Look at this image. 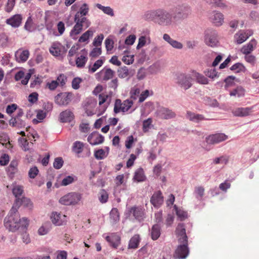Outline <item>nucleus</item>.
Returning a JSON list of instances; mask_svg holds the SVG:
<instances>
[{
	"label": "nucleus",
	"instance_id": "f257e3e1",
	"mask_svg": "<svg viewBox=\"0 0 259 259\" xmlns=\"http://www.w3.org/2000/svg\"><path fill=\"white\" fill-rule=\"evenodd\" d=\"M28 225L29 220L26 218L21 219L15 206L12 207L9 214L4 220V226L9 231L15 232L19 229L25 231Z\"/></svg>",
	"mask_w": 259,
	"mask_h": 259
},
{
	"label": "nucleus",
	"instance_id": "f03ea898",
	"mask_svg": "<svg viewBox=\"0 0 259 259\" xmlns=\"http://www.w3.org/2000/svg\"><path fill=\"white\" fill-rule=\"evenodd\" d=\"M74 19L75 24L70 32V35L72 38L79 34L83 28L86 29L91 25L90 21L85 17L75 16Z\"/></svg>",
	"mask_w": 259,
	"mask_h": 259
},
{
	"label": "nucleus",
	"instance_id": "7ed1b4c3",
	"mask_svg": "<svg viewBox=\"0 0 259 259\" xmlns=\"http://www.w3.org/2000/svg\"><path fill=\"white\" fill-rule=\"evenodd\" d=\"M177 15L162 10H158V19L156 23L162 26L173 25L177 21Z\"/></svg>",
	"mask_w": 259,
	"mask_h": 259
},
{
	"label": "nucleus",
	"instance_id": "20e7f679",
	"mask_svg": "<svg viewBox=\"0 0 259 259\" xmlns=\"http://www.w3.org/2000/svg\"><path fill=\"white\" fill-rule=\"evenodd\" d=\"M175 83L181 89L187 90L192 86L193 79L191 75L184 73H179L176 75Z\"/></svg>",
	"mask_w": 259,
	"mask_h": 259
},
{
	"label": "nucleus",
	"instance_id": "39448f33",
	"mask_svg": "<svg viewBox=\"0 0 259 259\" xmlns=\"http://www.w3.org/2000/svg\"><path fill=\"white\" fill-rule=\"evenodd\" d=\"M133 101L131 99H126L123 102L120 99H116L114 106V112L118 113L120 112H126L132 107Z\"/></svg>",
	"mask_w": 259,
	"mask_h": 259
},
{
	"label": "nucleus",
	"instance_id": "423d86ee",
	"mask_svg": "<svg viewBox=\"0 0 259 259\" xmlns=\"http://www.w3.org/2000/svg\"><path fill=\"white\" fill-rule=\"evenodd\" d=\"M179 245L177 247L174 257L176 258L185 259L189 254V250L188 247V241L184 242H179Z\"/></svg>",
	"mask_w": 259,
	"mask_h": 259
},
{
	"label": "nucleus",
	"instance_id": "0eeeda50",
	"mask_svg": "<svg viewBox=\"0 0 259 259\" xmlns=\"http://www.w3.org/2000/svg\"><path fill=\"white\" fill-rule=\"evenodd\" d=\"M81 196L78 193H70L61 197L59 202L63 205H69L77 203L80 200Z\"/></svg>",
	"mask_w": 259,
	"mask_h": 259
},
{
	"label": "nucleus",
	"instance_id": "6e6552de",
	"mask_svg": "<svg viewBox=\"0 0 259 259\" xmlns=\"http://www.w3.org/2000/svg\"><path fill=\"white\" fill-rule=\"evenodd\" d=\"M72 94L68 92H62L55 97V102L59 106L67 105L71 101Z\"/></svg>",
	"mask_w": 259,
	"mask_h": 259
},
{
	"label": "nucleus",
	"instance_id": "1a4fd4ad",
	"mask_svg": "<svg viewBox=\"0 0 259 259\" xmlns=\"http://www.w3.org/2000/svg\"><path fill=\"white\" fill-rule=\"evenodd\" d=\"M205 44L211 47L217 46L219 42L218 34L215 31H207L205 35Z\"/></svg>",
	"mask_w": 259,
	"mask_h": 259
},
{
	"label": "nucleus",
	"instance_id": "9d476101",
	"mask_svg": "<svg viewBox=\"0 0 259 259\" xmlns=\"http://www.w3.org/2000/svg\"><path fill=\"white\" fill-rule=\"evenodd\" d=\"M228 136L222 133L213 134L206 137L205 141L208 145H213L225 141Z\"/></svg>",
	"mask_w": 259,
	"mask_h": 259
},
{
	"label": "nucleus",
	"instance_id": "9b49d317",
	"mask_svg": "<svg viewBox=\"0 0 259 259\" xmlns=\"http://www.w3.org/2000/svg\"><path fill=\"white\" fill-rule=\"evenodd\" d=\"M191 10L190 7L186 5L179 6L176 8L175 15H177V19H184L186 18L191 14Z\"/></svg>",
	"mask_w": 259,
	"mask_h": 259
},
{
	"label": "nucleus",
	"instance_id": "f8f14e48",
	"mask_svg": "<svg viewBox=\"0 0 259 259\" xmlns=\"http://www.w3.org/2000/svg\"><path fill=\"white\" fill-rule=\"evenodd\" d=\"M156 114L157 117L164 119L172 118L176 116L175 113L171 110L163 107L158 108Z\"/></svg>",
	"mask_w": 259,
	"mask_h": 259
},
{
	"label": "nucleus",
	"instance_id": "ddd939ff",
	"mask_svg": "<svg viewBox=\"0 0 259 259\" xmlns=\"http://www.w3.org/2000/svg\"><path fill=\"white\" fill-rule=\"evenodd\" d=\"M51 218L52 223L56 226L65 225L67 222L66 215L57 212H52Z\"/></svg>",
	"mask_w": 259,
	"mask_h": 259
},
{
	"label": "nucleus",
	"instance_id": "4468645a",
	"mask_svg": "<svg viewBox=\"0 0 259 259\" xmlns=\"http://www.w3.org/2000/svg\"><path fill=\"white\" fill-rule=\"evenodd\" d=\"M210 21L215 26H220L224 23V15L218 11H213L209 15Z\"/></svg>",
	"mask_w": 259,
	"mask_h": 259
},
{
	"label": "nucleus",
	"instance_id": "2eb2a0df",
	"mask_svg": "<svg viewBox=\"0 0 259 259\" xmlns=\"http://www.w3.org/2000/svg\"><path fill=\"white\" fill-rule=\"evenodd\" d=\"M253 107H238L233 110L232 113L235 116L245 117L248 116L253 112Z\"/></svg>",
	"mask_w": 259,
	"mask_h": 259
},
{
	"label": "nucleus",
	"instance_id": "dca6fc26",
	"mask_svg": "<svg viewBox=\"0 0 259 259\" xmlns=\"http://www.w3.org/2000/svg\"><path fill=\"white\" fill-rule=\"evenodd\" d=\"M50 53L54 56H60L66 50L64 46L60 43L55 42L53 43L49 49Z\"/></svg>",
	"mask_w": 259,
	"mask_h": 259
},
{
	"label": "nucleus",
	"instance_id": "f3484780",
	"mask_svg": "<svg viewBox=\"0 0 259 259\" xmlns=\"http://www.w3.org/2000/svg\"><path fill=\"white\" fill-rule=\"evenodd\" d=\"M22 16L21 14H15L6 20L7 24L13 28H18L22 24Z\"/></svg>",
	"mask_w": 259,
	"mask_h": 259
},
{
	"label": "nucleus",
	"instance_id": "a211bd4d",
	"mask_svg": "<svg viewBox=\"0 0 259 259\" xmlns=\"http://www.w3.org/2000/svg\"><path fill=\"white\" fill-rule=\"evenodd\" d=\"M104 141V137L97 132H93L88 137V141L92 145L101 144Z\"/></svg>",
	"mask_w": 259,
	"mask_h": 259
},
{
	"label": "nucleus",
	"instance_id": "6ab92c4d",
	"mask_svg": "<svg viewBox=\"0 0 259 259\" xmlns=\"http://www.w3.org/2000/svg\"><path fill=\"white\" fill-rule=\"evenodd\" d=\"M150 202L155 207H159L163 203V197L161 192L158 191L154 192L150 199Z\"/></svg>",
	"mask_w": 259,
	"mask_h": 259
},
{
	"label": "nucleus",
	"instance_id": "aec40b11",
	"mask_svg": "<svg viewBox=\"0 0 259 259\" xmlns=\"http://www.w3.org/2000/svg\"><path fill=\"white\" fill-rule=\"evenodd\" d=\"M176 233L178 237V242L188 241V237L186 233V229L184 224L180 223L178 225Z\"/></svg>",
	"mask_w": 259,
	"mask_h": 259
},
{
	"label": "nucleus",
	"instance_id": "412c9836",
	"mask_svg": "<svg viewBox=\"0 0 259 259\" xmlns=\"http://www.w3.org/2000/svg\"><path fill=\"white\" fill-rule=\"evenodd\" d=\"M256 45L257 41L254 39H251L247 44L242 47L241 52L245 55L250 54L256 48Z\"/></svg>",
	"mask_w": 259,
	"mask_h": 259
},
{
	"label": "nucleus",
	"instance_id": "4be33fe9",
	"mask_svg": "<svg viewBox=\"0 0 259 259\" xmlns=\"http://www.w3.org/2000/svg\"><path fill=\"white\" fill-rule=\"evenodd\" d=\"M106 240L114 248H117L120 244V237L115 233H112L110 236H107Z\"/></svg>",
	"mask_w": 259,
	"mask_h": 259
},
{
	"label": "nucleus",
	"instance_id": "5701e85b",
	"mask_svg": "<svg viewBox=\"0 0 259 259\" xmlns=\"http://www.w3.org/2000/svg\"><path fill=\"white\" fill-rule=\"evenodd\" d=\"M15 58L18 63L26 62L29 56V52L28 50H18L15 53Z\"/></svg>",
	"mask_w": 259,
	"mask_h": 259
},
{
	"label": "nucleus",
	"instance_id": "b1692460",
	"mask_svg": "<svg viewBox=\"0 0 259 259\" xmlns=\"http://www.w3.org/2000/svg\"><path fill=\"white\" fill-rule=\"evenodd\" d=\"M114 73L111 69L104 67L97 74L102 76L103 80L107 81L113 77Z\"/></svg>",
	"mask_w": 259,
	"mask_h": 259
},
{
	"label": "nucleus",
	"instance_id": "393cba45",
	"mask_svg": "<svg viewBox=\"0 0 259 259\" xmlns=\"http://www.w3.org/2000/svg\"><path fill=\"white\" fill-rule=\"evenodd\" d=\"M23 205L24 206L31 208L32 207V203L29 199L26 197H22V198L16 199L15 203L13 206H15L18 208L21 205Z\"/></svg>",
	"mask_w": 259,
	"mask_h": 259
},
{
	"label": "nucleus",
	"instance_id": "a878e982",
	"mask_svg": "<svg viewBox=\"0 0 259 259\" xmlns=\"http://www.w3.org/2000/svg\"><path fill=\"white\" fill-rule=\"evenodd\" d=\"M60 120L62 122H68L72 121L74 118V115L70 110H66L60 113Z\"/></svg>",
	"mask_w": 259,
	"mask_h": 259
},
{
	"label": "nucleus",
	"instance_id": "bb28decb",
	"mask_svg": "<svg viewBox=\"0 0 259 259\" xmlns=\"http://www.w3.org/2000/svg\"><path fill=\"white\" fill-rule=\"evenodd\" d=\"M250 35L248 32L240 31L236 33L234 37L237 44H241L244 42Z\"/></svg>",
	"mask_w": 259,
	"mask_h": 259
},
{
	"label": "nucleus",
	"instance_id": "cd10ccee",
	"mask_svg": "<svg viewBox=\"0 0 259 259\" xmlns=\"http://www.w3.org/2000/svg\"><path fill=\"white\" fill-rule=\"evenodd\" d=\"M9 124L13 127L18 128L24 127L26 125L25 122L21 118L12 117L9 120Z\"/></svg>",
	"mask_w": 259,
	"mask_h": 259
},
{
	"label": "nucleus",
	"instance_id": "c85d7f7f",
	"mask_svg": "<svg viewBox=\"0 0 259 259\" xmlns=\"http://www.w3.org/2000/svg\"><path fill=\"white\" fill-rule=\"evenodd\" d=\"M186 118L195 122H198L204 119V116L201 114H195L191 111H188L186 113Z\"/></svg>",
	"mask_w": 259,
	"mask_h": 259
},
{
	"label": "nucleus",
	"instance_id": "c756f323",
	"mask_svg": "<svg viewBox=\"0 0 259 259\" xmlns=\"http://www.w3.org/2000/svg\"><path fill=\"white\" fill-rule=\"evenodd\" d=\"M140 241V237L138 234H135L130 240L128 245L129 249H136L138 247Z\"/></svg>",
	"mask_w": 259,
	"mask_h": 259
},
{
	"label": "nucleus",
	"instance_id": "7c9ffc66",
	"mask_svg": "<svg viewBox=\"0 0 259 259\" xmlns=\"http://www.w3.org/2000/svg\"><path fill=\"white\" fill-rule=\"evenodd\" d=\"M18 163L17 160H13L9 166L7 167V170L8 173V175L10 177H13L14 174H15L18 170L17 167H18Z\"/></svg>",
	"mask_w": 259,
	"mask_h": 259
},
{
	"label": "nucleus",
	"instance_id": "2f4dec72",
	"mask_svg": "<svg viewBox=\"0 0 259 259\" xmlns=\"http://www.w3.org/2000/svg\"><path fill=\"white\" fill-rule=\"evenodd\" d=\"M161 234V228L159 224L154 225L151 230V238L153 240H157Z\"/></svg>",
	"mask_w": 259,
	"mask_h": 259
},
{
	"label": "nucleus",
	"instance_id": "473e14b6",
	"mask_svg": "<svg viewBox=\"0 0 259 259\" xmlns=\"http://www.w3.org/2000/svg\"><path fill=\"white\" fill-rule=\"evenodd\" d=\"M158 10L155 11L147 12L144 15V18L146 20L153 21L156 22L158 19Z\"/></svg>",
	"mask_w": 259,
	"mask_h": 259
},
{
	"label": "nucleus",
	"instance_id": "72a5a7b5",
	"mask_svg": "<svg viewBox=\"0 0 259 259\" xmlns=\"http://www.w3.org/2000/svg\"><path fill=\"white\" fill-rule=\"evenodd\" d=\"M193 73L197 83L201 84H207L208 83V79L204 75L195 71H193Z\"/></svg>",
	"mask_w": 259,
	"mask_h": 259
},
{
	"label": "nucleus",
	"instance_id": "f704fd0d",
	"mask_svg": "<svg viewBox=\"0 0 259 259\" xmlns=\"http://www.w3.org/2000/svg\"><path fill=\"white\" fill-rule=\"evenodd\" d=\"M204 193L205 189L203 186H198L195 187L194 194L197 199L202 200Z\"/></svg>",
	"mask_w": 259,
	"mask_h": 259
},
{
	"label": "nucleus",
	"instance_id": "c9c22d12",
	"mask_svg": "<svg viewBox=\"0 0 259 259\" xmlns=\"http://www.w3.org/2000/svg\"><path fill=\"white\" fill-rule=\"evenodd\" d=\"M146 177L144 175V170L142 168H140L136 170L133 179L138 182H143L145 181Z\"/></svg>",
	"mask_w": 259,
	"mask_h": 259
},
{
	"label": "nucleus",
	"instance_id": "e433bc0d",
	"mask_svg": "<svg viewBox=\"0 0 259 259\" xmlns=\"http://www.w3.org/2000/svg\"><path fill=\"white\" fill-rule=\"evenodd\" d=\"M89 11V7L87 4L84 3L79 8V11L75 14V16L77 17H85Z\"/></svg>",
	"mask_w": 259,
	"mask_h": 259
},
{
	"label": "nucleus",
	"instance_id": "4c0bfd02",
	"mask_svg": "<svg viewBox=\"0 0 259 259\" xmlns=\"http://www.w3.org/2000/svg\"><path fill=\"white\" fill-rule=\"evenodd\" d=\"M110 217L112 223H116L119 220V213L116 208H113L110 212Z\"/></svg>",
	"mask_w": 259,
	"mask_h": 259
},
{
	"label": "nucleus",
	"instance_id": "58836bf2",
	"mask_svg": "<svg viewBox=\"0 0 259 259\" xmlns=\"http://www.w3.org/2000/svg\"><path fill=\"white\" fill-rule=\"evenodd\" d=\"M104 63V60L102 59H99L97 60L93 66H89V71L91 73H94L96 72L100 67L102 66Z\"/></svg>",
	"mask_w": 259,
	"mask_h": 259
},
{
	"label": "nucleus",
	"instance_id": "ea45409f",
	"mask_svg": "<svg viewBox=\"0 0 259 259\" xmlns=\"http://www.w3.org/2000/svg\"><path fill=\"white\" fill-rule=\"evenodd\" d=\"M107 151L101 149L96 151L95 153V157L98 159H103L105 158L109 152V149L108 147H106Z\"/></svg>",
	"mask_w": 259,
	"mask_h": 259
},
{
	"label": "nucleus",
	"instance_id": "a19ab883",
	"mask_svg": "<svg viewBox=\"0 0 259 259\" xmlns=\"http://www.w3.org/2000/svg\"><path fill=\"white\" fill-rule=\"evenodd\" d=\"M244 95L245 90L241 87H238L230 93L231 96H237L238 97H243Z\"/></svg>",
	"mask_w": 259,
	"mask_h": 259
},
{
	"label": "nucleus",
	"instance_id": "79ce46f5",
	"mask_svg": "<svg viewBox=\"0 0 259 259\" xmlns=\"http://www.w3.org/2000/svg\"><path fill=\"white\" fill-rule=\"evenodd\" d=\"M93 31L89 29L81 35L78 39V41L79 42H84L88 41L89 38L93 36Z\"/></svg>",
	"mask_w": 259,
	"mask_h": 259
},
{
	"label": "nucleus",
	"instance_id": "37998d69",
	"mask_svg": "<svg viewBox=\"0 0 259 259\" xmlns=\"http://www.w3.org/2000/svg\"><path fill=\"white\" fill-rule=\"evenodd\" d=\"M12 192L16 199L20 198L23 193V187L20 185L15 186L12 190Z\"/></svg>",
	"mask_w": 259,
	"mask_h": 259
},
{
	"label": "nucleus",
	"instance_id": "c03bdc74",
	"mask_svg": "<svg viewBox=\"0 0 259 259\" xmlns=\"http://www.w3.org/2000/svg\"><path fill=\"white\" fill-rule=\"evenodd\" d=\"M96 6L100 10H102L105 14L111 16H114V12L110 7H104L100 4H97Z\"/></svg>",
	"mask_w": 259,
	"mask_h": 259
},
{
	"label": "nucleus",
	"instance_id": "a18cd8bd",
	"mask_svg": "<svg viewBox=\"0 0 259 259\" xmlns=\"http://www.w3.org/2000/svg\"><path fill=\"white\" fill-rule=\"evenodd\" d=\"M117 72L118 76L121 78H126L129 75V71L126 66L119 68L117 70Z\"/></svg>",
	"mask_w": 259,
	"mask_h": 259
},
{
	"label": "nucleus",
	"instance_id": "49530a36",
	"mask_svg": "<svg viewBox=\"0 0 259 259\" xmlns=\"http://www.w3.org/2000/svg\"><path fill=\"white\" fill-rule=\"evenodd\" d=\"M88 58L83 55H80L76 59V64L78 67L81 68L84 66L87 62Z\"/></svg>",
	"mask_w": 259,
	"mask_h": 259
},
{
	"label": "nucleus",
	"instance_id": "de8ad7c7",
	"mask_svg": "<svg viewBox=\"0 0 259 259\" xmlns=\"http://www.w3.org/2000/svg\"><path fill=\"white\" fill-rule=\"evenodd\" d=\"M83 144L80 141H76L73 144V150L74 152L79 154L83 150Z\"/></svg>",
	"mask_w": 259,
	"mask_h": 259
},
{
	"label": "nucleus",
	"instance_id": "09e8293b",
	"mask_svg": "<svg viewBox=\"0 0 259 259\" xmlns=\"http://www.w3.org/2000/svg\"><path fill=\"white\" fill-rule=\"evenodd\" d=\"M99 195V199L101 203H104L107 201L108 194L105 190L102 189L100 191Z\"/></svg>",
	"mask_w": 259,
	"mask_h": 259
},
{
	"label": "nucleus",
	"instance_id": "8fccbe9b",
	"mask_svg": "<svg viewBox=\"0 0 259 259\" xmlns=\"http://www.w3.org/2000/svg\"><path fill=\"white\" fill-rule=\"evenodd\" d=\"M230 69L236 73H238L244 71L245 67L242 64L240 63H237L232 65Z\"/></svg>",
	"mask_w": 259,
	"mask_h": 259
},
{
	"label": "nucleus",
	"instance_id": "3c124183",
	"mask_svg": "<svg viewBox=\"0 0 259 259\" xmlns=\"http://www.w3.org/2000/svg\"><path fill=\"white\" fill-rule=\"evenodd\" d=\"M24 28L30 32L33 30V22L31 16L28 17L24 25Z\"/></svg>",
	"mask_w": 259,
	"mask_h": 259
},
{
	"label": "nucleus",
	"instance_id": "603ef678",
	"mask_svg": "<svg viewBox=\"0 0 259 259\" xmlns=\"http://www.w3.org/2000/svg\"><path fill=\"white\" fill-rule=\"evenodd\" d=\"M46 117V113L45 112L42 110H38L36 115L37 119H34L33 120V121L35 123H37L41 122Z\"/></svg>",
	"mask_w": 259,
	"mask_h": 259
},
{
	"label": "nucleus",
	"instance_id": "864d4df0",
	"mask_svg": "<svg viewBox=\"0 0 259 259\" xmlns=\"http://www.w3.org/2000/svg\"><path fill=\"white\" fill-rule=\"evenodd\" d=\"M152 119L151 118H149L146 120H145L143 122V131L144 133L147 132L152 124Z\"/></svg>",
	"mask_w": 259,
	"mask_h": 259
},
{
	"label": "nucleus",
	"instance_id": "5fc2aeb1",
	"mask_svg": "<svg viewBox=\"0 0 259 259\" xmlns=\"http://www.w3.org/2000/svg\"><path fill=\"white\" fill-rule=\"evenodd\" d=\"M229 158L227 156H222L220 157L215 158L213 160V162L215 164L222 163V164H227L228 162Z\"/></svg>",
	"mask_w": 259,
	"mask_h": 259
},
{
	"label": "nucleus",
	"instance_id": "6e6d98bb",
	"mask_svg": "<svg viewBox=\"0 0 259 259\" xmlns=\"http://www.w3.org/2000/svg\"><path fill=\"white\" fill-rule=\"evenodd\" d=\"M176 214L181 221H184L188 217L187 212L181 209L176 210Z\"/></svg>",
	"mask_w": 259,
	"mask_h": 259
},
{
	"label": "nucleus",
	"instance_id": "4d7b16f0",
	"mask_svg": "<svg viewBox=\"0 0 259 259\" xmlns=\"http://www.w3.org/2000/svg\"><path fill=\"white\" fill-rule=\"evenodd\" d=\"M102 53V50L101 48L96 47L94 48L90 54V57L92 58H96L100 56Z\"/></svg>",
	"mask_w": 259,
	"mask_h": 259
},
{
	"label": "nucleus",
	"instance_id": "13d9d810",
	"mask_svg": "<svg viewBox=\"0 0 259 259\" xmlns=\"http://www.w3.org/2000/svg\"><path fill=\"white\" fill-rule=\"evenodd\" d=\"M104 38V35L100 34L94 38L93 44L95 47H99L101 45Z\"/></svg>",
	"mask_w": 259,
	"mask_h": 259
},
{
	"label": "nucleus",
	"instance_id": "bf43d9fd",
	"mask_svg": "<svg viewBox=\"0 0 259 259\" xmlns=\"http://www.w3.org/2000/svg\"><path fill=\"white\" fill-rule=\"evenodd\" d=\"M64 161L61 157H57L55 159L53 165L56 169H60L63 166Z\"/></svg>",
	"mask_w": 259,
	"mask_h": 259
},
{
	"label": "nucleus",
	"instance_id": "052dcab7",
	"mask_svg": "<svg viewBox=\"0 0 259 259\" xmlns=\"http://www.w3.org/2000/svg\"><path fill=\"white\" fill-rule=\"evenodd\" d=\"M130 212L132 213L136 219H139L142 215V212L140 209L137 207H132L131 209Z\"/></svg>",
	"mask_w": 259,
	"mask_h": 259
},
{
	"label": "nucleus",
	"instance_id": "680f3d73",
	"mask_svg": "<svg viewBox=\"0 0 259 259\" xmlns=\"http://www.w3.org/2000/svg\"><path fill=\"white\" fill-rule=\"evenodd\" d=\"M244 59L246 62L250 63L251 65L254 66L256 63V57L252 55H246Z\"/></svg>",
	"mask_w": 259,
	"mask_h": 259
},
{
	"label": "nucleus",
	"instance_id": "e2e57ef3",
	"mask_svg": "<svg viewBox=\"0 0 259 259\" xmlns=\"http://www.w3.org/2000/svg\"><path fill=\"white\" fill-rule=\"evenodd\" d=\"M105 44L107 51H111L113 49L114 41L112 39L109 38H106L105 41Z\"/></svg>",
	"mask_w": 259,
	"mask_h": 259
},
{
	"label": "nucleus",
	"instance_id": "0e129e2a",
	"mask_svg": "<svg viewBox=\"0 0 259 259\" xmlns=\"http://www.w3.org/2000/svg\"><path fill=\"white\" fill-rule=\"evenodd\" d=\"M82 79L80 77H75L72 81V88L74 90L79 88V84L81 82Z\"/></svg>",
	"mask_w": 259,
	"mask_h": 259
},
{
	"label": "nucleus",
	"instance_id": "69168bd1",
	"mask_svg": "<svg viewBox=\"0 0 259 259\" xmlns=\"http://www.w3.org/2000/svg\"><path fill=\"white\" fill-rule=\"evenodd\" d=\"M17 108L18 106L16 104L9 105L6 108V113L9 115H11L17 110Z\"/></svg>",
	"mask_w": 259,
	"mask_h": 259
},
{
	"label": "nucleus",
	"instance_id": "338daca9",
	"mask_svg": "<svg viewBox=\"0 0 259 259\" xmlns=\"http://www.w3.org/2000/svg\"><path fill=\"white\" fill-rule=\"evenodd\" d=\"M15 5V0H8L7 5L5 7V11L8 12H11L13 9Z\"/></svg>",
	"mask_w": 259,
	"mask_h": 259
},
{
	"label": "nucleus",
	"instance_id": "774afa93",
	"mask_svg": "<svg viewBox=\"0 0 259 259\" xmlns=\"http://www.w3.org/2000/svg\"><path fill=\"white\" fill-rule=\"evenodd\" d=\"M38 169L36 166L30 168L28 172V176L31 179H34L38 174Z\"/></svg>",
	"mask_w": 259,
	"mask_h": 259
}]
</instances>
